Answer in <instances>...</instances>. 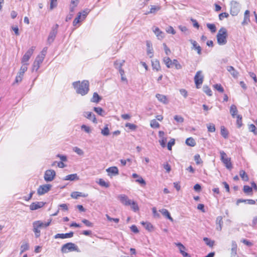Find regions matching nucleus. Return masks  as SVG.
<instances>
[{"label":"nucleus","instance_id":"f257e3e1","mask_svg":"<svg viewBox=\"0 0 257 257\" xmlns=\"http://www.w3.org/2000/svg\"><path fill=\"white\" fill-rule=\"evenodd\" d=\"M72 85L76 92L82 96L87 94L89 89V83L87 80L75 81Z\"/></svg>","mask_w":257,"mask_h":257},{"label":"nucleus","instance_id":"f03ea898","mask_svg":"<svg viewBox=\"0 0 257 257\" xmlns=\"http://www.w3.org/2000/svg\"><path fill=\"white\" fill-rule=\"evenodd\" d=\"M227 32L225 28L222 27L216 35L217 43L220 45H224L227 43Z\"/></svg>","mask_w":257,"mask_h":257},{"label":"nucleus","instance_id":"7ed1b4c3","mask_svg":"<svg viewBox=\"0 0 257 257\" xmlns=\"http://www.w3.org/2000/svg\"><path fill=\"white\" fill-rule=\"evenodd\" d=\"M61 250L63 253H67L73 251H76L77 252L80 251L78 247L72 242H68L63 245Z\"/></svg>","mask_w":257,"mask_h":257},{"label":"nucleus","instance_id":"20e7f679","mask_svg":"<svg viewBox=\"0 0 257 257\" xmlns=\"http://www.w3.org/2000/svg\"><path fill=\"white\" fill-rule=\"evenodd\" d=\"M220 155L221 160L225 165L226 168L228 169H231L232 168V166L231 163L230 158H228L226 153L223 151L220 152Z\"/></svg>","mask_w":257,"mask_h":257},{"label":"nucleus","instance_id":"39448f33","mask_svg":"<svg viewBox=\"0 0 257 257\" xmlns=\"http://www.w3.org/2000/svg\"><path fill=\"white\" fill-rule=\"evenodd\" d=\"M240 5L236 1H232L230 3V14L235 16L237 15L240 11Z\"/></svg>","mask_w":257,"mask_h":257},{"label":"nucleus","instance_id":"423d86ee","mask_svg":"<svg viewBox=\"0 0 257 257\" xmlns=\"http://www.w3.org/2000/svg\"><path fill=\"white\" fill-rule=\"evenodd\" d=\"M204 79V76L202 74V71L201 70L198 71L194 76V82L196 87L200 88L202 85Z\"/></svg>","mask_w":257,"mask_h":257},{"label":"nucleus","instance_id":"0eeeda50","mask_svg":"<svg viewBox=\"0 0 257 257\" xmlns=\"http://www.w3.org/2000/svg\"><path fill=\"white\" fill-rule=\"evenodd\" d=\"M35 48L36 47L35 46H32L26 52L21 60V63L22 64H28L27 62H28L31 56L33 54Z\"/></svg>","mask_w":257,"mask_h":257},{"label":"nucleus","instance_id":"6e6552de","mask_svg":"<svg viewBox=\"0 0 257 257\" xmlns=\"http://www.w3.org/2000/svg\"><path fill=\"white\" fill-rule=\"evenodd\" d=\"M58 27V25L56 24L52 27L47 39L48 43L49 44L52 43L54 41L57 34Z\"/></svg>","mask_w":257,"mask_h":257},{"label":"nucleus","instance_id":"1a4fd4ad","mask_svg":"<svg viewBox=\"0 0 257 257\" xmlns=\"http://www.w3.org/2000/svg\"><path fill=\"white\" fill-rule=\"evenodd\" d=\"M52 185L50 184H45L41 185L37 190V193L39 195H43L47 193L51 188Z\"/></svg>","mask_w":257,"mask_h":257},{"label":"nucleus","instance_id":"9d476101","mask_svg":"<svg viewBox=\"0 0 257 257\" xmlns=\"http://www.w3.org/2000/svg\"><path fill=\"white\" fill-rule=\"evenodd\" d=\"M56 173L54 170H48L45 173L44 179L47 182H50L54 179Z\"/></svg>","mask_w":257,"mask_h":257},{"label":"nucleus","instance_id":"9b49d317","mask_svg":"<svg viewBox=\"0 0 257 257\" xmlns=\"http://www.w3.org/2000/svg\"><path fill=\"white\" fill-rule=\"evenodd\" d=\"M44 59L40 57L37 56L36 59L33 64L32 71H37L39 69L40 65L43 62Z\"/></svg>","mask_w":257,"mask_h":257},{"label":"nucleus","instance_id":"f8f14e48","mask_svg":"<svg viewBox=\"0 0 257 257\" xmlns=\"http://www.w3.org/2000/svg\"><path fill=\"white\" fill-rule=\"evenodd\" d=\"M117 198L122 204L125 206H129L132 201V200L129 199L128 197L124 194L119 195Z\"/></svg>","mask_w":257,"mask_h":257},{"label":"nucleus","instance_id":"ddd939ff","mask_svg":"<svg viewBox=\"0 0 257 257\" xmlns=\"http://www.w3.org/2000/svg\"><path fill=\"white\" fill-rule=\"evenodd\" d=\"M45 204V202L42 201L33 202L30 205V209L31 210H35L42 208Z\"/></svg>","mask_w":257,"mask_h":257},{"label":"nucleus","instance_id":"4468645a","mask_svg":"<svg viewBox=\"0 0 257 257\" xmlns=\"http://www.w3.org/2000/svg\"><path fill=\"white\" fill-rule=\"evenodd\" d=\"M83 116L88 119L91 120L93 123H97V120L95 115L91 112H84Z\"/></svg>","mask_w":257,"mask_h":257},{"label":"nucleus","instance_id":"2eb2a0df","mask_svg":"<svg viewBox=\"0 0 257 257\" xmlns=\"http://www.w3.org/2000/svg\"><path fill=\"white\" fill-rule=\"evenodd\" d=\"M80 0H71L69 5V11L70 13H74L75 8L77 7Z\"/></svg>","mask_w":257,"mask_h":257},{"label":"nucleus","instance_id":"dca6fc26","mask_svg":"<svg viewBox=\"0 0 257 257\" xmlns=\"http://www.w3.org/2000/svg\"><path fill=\"white\" fill-rule=\"evenodd\" d=\"M175 244L179 247L180 253L184 257H191L189 253L185 252L184 250H181V248L186 249L185 247L181 243H176Z\"/></svg>","mask_w":257,"mask_h":257},{"label":"nucleus","instance_id":"f3484780","mask_svg":"<svg viewBox=\"0 0 257 257\" xmlns=\"http://www.w3.org/2000/svg\"><path fill=\"white\" fill-rule=\"evenodd\" d=\"M106 172L108 173V175L110 174L116 175L118 174V169L116 167H111L106 170Z\"/></svg>","mask_w":257,"mask_h":257},{"label":"nucleus","instance_id":"a211bd4d","mask_svg":"<svg viewBox=\"0 0 257 257\" xmlns=\"http://www.w3.org/2000/svg\"><path fill=\"white\" fill-rule=\"evenodd\" d=\"M153 30L154 33L158 37V39L161 40L164 38V33L162 31H161L160 30L159 28L155 27L154 28H153Z\"/></svg>","mask_w":257,"mask_h":257},{"label":"nucleus","instance_id":"6ab92c4d","mask_svg":"<svg viewBox=\"0 0 257 257\" xmlns=\"http://www.w3.org/2000/svg\"><path fill=\"white\" fill-rule=\"evenodd\" d=\"M237 244L235 241L231 242V257H235L237 253Z\"/></svg>","mask_w":257,"mask_h":257},{"label":"nucleus","instance_id":"aec40b11","mask_svg":"<svg viewBox=\"0 0 257 257\" xmlns=\"http://www.w3.org/2000/svg\"><path fill=\"white\" fill-rule=\"evenodd\" d=\"M227 70L230 72L231 75L234 78H237L238 76V72L235 70L233 67L231 66H229L227 67Z\"/></svg>","mask_w":257,"mask_h":257},{"label":"nucleus","instance_id":"412c9836","mask_svg":"<svg viewBox=\"0 0 257 257\" xmlns=\"http://www.w3.org/2000/svg\"><path fill=\"white\" fill-rule=\"evenodd\" d=\"M240 203H246L248 204L253 205L255 203V201L252 199H239L236 201V205H238Z\"/></svg>","mask_w":257,"mask_h":257},{"label":"nucleus","instance_id":"4be33fe9","mask_svg":"<svg viewBox=\"0 0 257 257\" xmlns=\"http://www.w3.org/2000/svg\"><path fill=\"white\" fill-rule=\"evenodd\" d=\"M161 9V7L159 6H151L150 10L146 13V15L150 14H156L158 11Z\"/></svg>","mask_w":257,"mask_h":257},{"label":"nucleus","instance_id":"5701e85b","mask_svg":"<svg viewBox=\"0 0 257 257\" xmlns=\"http://www.w3.org/2000/svg\"><path fill=\"white\" fill-rule=\"evenodd\" d=\"M216 223L217 224L216 229L218 231H221L223 224L222 218L221 216L217 217L216 219Z\"/></svg>","mask_w":257,"mask_h":257},{"label":"nucleus","instance_id":"b1692460","mask_svg":"<svg viewBox=\"0 0 257 257\" xmlns=\"http://www.w3.org/2000/svg\"><path fill=\"white\" fill-rule=\"evenodd\" d=\"M190 42L192 44L193 47L192 49H195L197 51V53L198 54H201V48L200 46L197 45V42L193 40H190Z\"/></svg>","mask_w":257,"mask_h":257},{"label":"nucleus","instance_id":"393cba45","mask_svg":"<svg viewBox=\"0 0 257 257\" xmlns=\"http://www.w3.org/2000/svg\"><path fill=\"white\" fill-rule=\"evenodd\" d=\"M249 13L250 12L248 10H246L245 11L244 15V20L242 22V25H244L245 24H247L250 22Z\"/></svg>","mask_w":257,"mask_h":257},{"label":"nucleus","instance_id":"a878e982","mask_svg":"<svg viewBox=\"0 0 257 257\" xmlns=\"http://www.w3.org/2000/svg\"><path fill=\"white\" fill-rule=\"evenodd\" d=\"M237 112L236 106L234 104L231 105L230 107V113L233 118H235L236 115H238L237 114Z\"/></svg>","mask_w":257,"mask_h":257},{"label":"nucleus","instance_id":"bb28decb","mask_svg":"<svg viewBox=\"0 0 257 257\" xmlns=\"http://www.w3.org/2000/svg\"><path fill=\"white\" fill-rule=\"evenodd\" d=\"M79 179V177L77 176V174H72L70 175H68L64 178V180H69V181H75L78 180Z\"/></svg>","mask_w":257,"mask_h":257},{"label":"nucleus","instance_id":"cd10ccee","mask_svg":"<svg viewBox=\"0 0 257 257\" xmlns=\"http://www.w3.org/2000/svg\"><path fill=\"white\" fill-rule=\"evenodd\" d=\"M160 211L162 213V214L169 219L171 221H173V218L171 216V215L169 212L166 209H162L160 210Z\"/></svg>","mask_w":257,"mask_h":257},{"label":"nucleus","instance_id":"c85d7f7f","mask_svg":"<svg viewBox=\"0 0 257 257\" xmlns=\"http://www.w3.org/2000/svg\"><path fill=\"white\" fill-rule=\"evenodd\" d=\"M147 54L149 55L150 58H152L153 56V49L151 47V44L150 42L147 41Z\"/></svg>","mask_w":257,"mask_h":257},{"label":"nucleus","instance_id":"c756f323","mask_svg":"<svg viewBox=\"0 0 257 257\" xmlns=\"http://www.w3.org/2000/svg\"><path fill=\"white\" fill-rule=\"evenodd\" d=\"M163 62L168 68H171L173 66V61L168 57H164L163 59Z\"/></svg>","mask_w":257,"mask_h":257},{"label":"nucleus","instance_id":"7c9ffc66","mask_svg":"<svg viewBox=\"0 0 257 257\" xmlns=\"http://www.w3.org/2000/svg\"><path fill=\"white\" fill-rule=\"evenodd\" d=\"M119 72L121 75V80L122 82H125L126 84L127 83V80L126 78L124 76V71L122 69V64H119Z\"/></svg>","mask_w":257,"mask_h":257},{"label":"nucleus","instance_id":"2f4dec72","mask_svg":"<svg viewBox=\"0 0 257 257\" xmlns=\"http://www.w3.org/2000/svg\"><path fill=\"white\" fill-rule=\"evenodd\" d=\"M71 196L73 198L77 199L78 197H86L87 196V195H85L84 194H83L81 192H73L71 193Z\"/></svg>","mask_w":257,"mask_h":257},{"label":"nucleus","instance_id":"473e14b6","mask_svg":"<svg viewBox=\"0 0 257 257\" xmlns=\"http://www.w3.org/2000/svg\"><path fill=\"white\" fill-rule=\"evenodd\" d=\"M152 67L153 69H156V71H158L160 70L161 67L160 62L158 60H155L152 61Z\"/></svg>","mask_w":257,"mask_h":257},{"label":"nucleus","instance_id":"72a5a7b5","mask_svg":"<svg viewBox=\"0 0 257 257\" xmlns=\"http://www.w3.org/2000/svg\"><path fill=\"white\" fill-rule=\"evenodd\" d=\"M186 144L191 147H194L196 145V142L194 139L192 138H187L186 140Z\"/></svg>","mask_w":257,"mask_h":257},{"label":"nucleus","instance_id":"f704fd0d","mask_svg":"<svg viewBox=\"0 0 257 257\" xmlns=\"http://www.w3.org/2000/svg\"><path fill=\"white\" fill-rule=\"evenodd\" d=\"M220 133L222 136L225 138L226 139L228 137V132L227 130L225 128V127L224 126H221V131Z\"/></svg>","mask_w":257,"mask_h":257},{"label":"nucleus","instance_id":"c9c22d12","mask_svg":"<svg viewBox=\"0 0 257 257\" xmlns=\"http://www.w3.org/2000/svg\"><path fill=\"white\" fill-rule=\"evenodd\" d=\"M239 175L242 180L244 181H247L248 180V176L244 170H241L239 171Z\"/></svg>","mask_w":257,"mask_h":257},{"label":"nucleus","instance_id":"e433bc0d","mask_svg":"<svg viewBox=\"0 0 257 257\" xmlns=\"http://www.w3.org/2000/svg\"><path fill=\"white\" fill-rule=\"evenodd\" d=\"M90 11L89 9H86L81 12H79L78 14L80 15V17L82 18V20H83L85 19V18L86 17L87 15L89 14Z\"/></svg>","mask_w":257,"mask_h":257},{"label":"nucleus","instance_id":"4c0bfd02","mask_svg":"<svg viewBox=\"0 0 257 257\" xmlns=\"http://www.w3.org/2000/svg\"><path fill=\"white\" fill-rule=\"evenodd\" d=\"M28 64H23L21 66L20 71L18 73L19 74L23 76L24 73L27 70L28 67L27 65Z\"/></svg>","mask_w":257,"mask_h":257},{"label":"nucleus","instance_id":"58836bf2","mask_svg":"<svg viewBox=\"0 0 257 257\" xmlns=\"http://www.w3.org/2000/svg\"><path fill=\"white\" fill-rule=\"evenodd\" d=\"M142 224L144 225V227L148 231H152L153 229L152 224L150 222H142Z\"/></svg>","mask_w":257,"mask_h":257},{"label":"nucleus","instance_id":"ea45409f","mask_svg":"<svg viewBox=\"0 0 257 257\" xmlns=\"http://www.w3.org/2000/svg\"><path fill=\"white\" fill-rule=\"evenodd\" d=\"M129 206H131L132 209L136 212L139 210L138 204L134 201L132 200Z\"/></svg>","mask_w":257,"mask_h":257},{"label":"nucleus","instance_id":"a19ab883","mask_svg":"<svg viewBox=\"0 0 257 257\" xmlns=\"http://www.w3.org/2000/svg\"><path fill=\"white\" fill-rule=\"evenodd\" d=\"M203 240L205 243L209 247H212L214 245V241L210 240L207 237H204Z\"/></svg>","mask_w":257,"mask_h":257},{"label":"nucleus","instance_id":"79ce46f5","mask_svg":"<svg viewBox=\"0 0 257 257\" xmlns=\"http://www.w3.org/2000/svg\"><path fill=\"white\" fill-rule=\"evenodd\" d=\"M81 129L82 131H83L84 132H85V133H86L87 134L91 133V131H92V130L91 129V128L89 126H87L85 124H82L81 126Z\"/></svg>","mask_w":257,"mask_h":257},{"label":"nucleus","instance_id":"37998d69","mask_svg":"<svg viewBox=\"0 0 257 257\" xmlns=\"http://www.w3.org/2000/svg\"><path fill=\"white\" fill-rule=\"evenodd\" d=\"M101 133L104 136H107L109 135V130L107 124H106L102 130H101Z\"/></svg>","mask_w":257,"mask_h":257},{"label":"nucleus","instance_id":"c03bdc74","mask_svg":"<svg viewBox=\"0 0 257 257\" xmlns=\"http://www.w3.org/2000/svg\"><path fill=\"white\" fill-rule=\"evenodd\" d=\"M29 249V245L28 243H25L23 244L21 246V252L20 253L22 254L24 251L28 250Z\"/></svg>","mask_w":257,"mask_h":257},{"label":"nucleus","instance_id":"a18cd8bd","mask_svg":"<svg viewBox=\"0 0 257 257\" xmlns=\"http://www.w3.org/2000/svg\"><path fill=\"white\" fill-rule=\"evenodd\" d=\"M207 27L210 30L212 33H215L216 31V28L213 24H207Z\"/></svg>","mask_w":257,"mask_h":257},{"label":"nucleus","instance_id":"49530a36","mask_svg":"<svg viewBox=\"0 0 257 257\" xmlns=\"http://www.w3.org/2000/svg\"><path fill=\"white\" fill-rule=\"evenodd\" d=\"M213 88L215 90L218 91L220 92H223L224 89L223 87L220 84H216L213 85Z\"/></svg>","mask_w":257,"mask_h":257},{"label":"nucleus","instance_id":"de8ad7c7","mask_svg":"<svg viewBox=\"0 0 257 257\" xmlns=\"http://www.w3.org/2000/svg\"><path fill=\"white\" fill-rule=\"evenodd\" d=\"M98 184L102 187L108 188L109 186V183L106 182L103 179H99Z\"/></svg>","mask_w":257,"mask_h":257},{"label":"nucleus","instance_id":"09e8293b","mask_svg":"<svg viewBox=\"0 0 257 257\" xmlns=\"http://www.w3.org/2000/svg\"><path fill=\"white\" fill-rule=\"evenodd\" d=\"M33 225H35L36 227L41 228L42 227H44V223L41 221H36L33 223Z\"/></svg>","mask_w":257,"mask_h":257},{"label":"nucleus","instance_id":"8fccbe9b","mask_svg":"<svg viewBox=\"0 0 257 257\" xmlns=\"http://www.w3.org/2000/svg\"><path fill=\"white\" fill-rule=\"evenodd\" d=\"M236 118V123L238 127H240L242 125V116L238 114L235 117Z\"/></svg>","mask_w":257,"mask_h":257},{"label":"nucleus","instance_id":"3c124183","mask_svg":"<svg viewBox=\"0 0 257 257\" xmlns=\"http://www.w3.org/2000/svg\"><path fill=\"white\" fill-rule=\"evenodd\" d=\"M207 129L209 132L213 133L215 131V125L213 123H209L207 124Z\"/></svg>","mask_w":257,"mask_h":257},{"label":"nucleus","instance_id":"603ef678","mask_svg":"<svg viewBox=\"0 0 257 257\" xmlns=\"http://www.w3.org/2000/svg\"><path fill=\"white\" fill-rule=\"evenodd\" d=\"M73 150L74 152H75L76 153H77L78 155L80 156H82L84 154V152L83 151V150L77 147H74Z\"/></svg>","mask_w":257,"mask_h":257},{"label":"nucleus","instance_id":"864d4df0","mask_svg":"<svg viewBox=\"0 0 257 257\" xmlns=\"http://www.w3.org/2000/svg\"><path fill=\"white\" fill-rule=\"evenodd\" d=\"M151 126L153 128H158L160 124L158 121L155 119L152 120L150 123Z\"/></svg>","mask_w":257,"mask_h":257},{"label":"nucleus","instance_id":"5fc2aeb1","mask_svg":"<svg viewBox=\"0 0 257 257\" xmlns=\"http://www.w3.org/2000/svg\"><path fill=\"white\" fill-rule=\"evenodd\" d=\"M33 231L35 233V235L36 237L38 238L40 236V230L39 228L36 227L35 225H33Z\"/></svg>","mask_w":257,"mask_h":257},{"label":"nucleus","instance_id":"6e6d98bb","mask_svg":"<svg viewBox=\"0 0 257 257\" xmlns=\"http://www.w3.org/2000/svg\"><path fill=\"white\" fill-rule=\"evenodd\" d=\"M203 90L207 95L211 96L212 95V91L207 86H204Z\"/></svg>","mask_w":257,"mask_h":257},{"label":"nucleus","instance_id":"4d7b16f0","mask_svg":"<svg viewBox=\"0 0 257 257\" xmlns=\"http://www.w3.org/2000/svg\"><path fill=\"white\" fill-rule=\"evenodd\" d=\"M175 143V140L174 139H171L168 142L167 145L168 149L170 151L172 150V147L174 145Z\"/></svg>","mask_w":257,"mask_h":257},{"label":"nucleus","instance_id":"13d9d810","mask_svg":"<svg viewBox=\"0 0 257 257\" xmlns=\"http://www.w3.org/2000/svg\"><path fill=\"white\" fill-rule=\"evenodd\" d=\"M54 238L57 239L58 238L64 239L68 238L67 234L66 233H58L54 236Z\"/></svg>","mask_w":257,"mask_h":257},{"label":"nucleus","instance_id":"bf43d9fd","mask_svg":"<svg viewBox=\"0 0 257 257\" xmlns=\"http://www.w3.org/2000/svg\"><path fill=\"white\" fill-rule=\"evenodd\" d=\"M194 160L196 163V164L199 165L202 163V161L200 158V156L199 154H196L194 156Z\"/></svg>","mask_w":257,"mask_h":257},{"label":"nucleus","instance_id":"052dcab7","mask_svg":"<svg viewBox=\"0 0 257 257\" xmlns=\"http://www.w3.org/2000/svg\"><path fill=\"white\" fill-rule=\"evenodd\" d=\"M243 192L245 193H251L252 192V187H249V186H247V185H244L243 186Z\"/></svg>","mask_w":257,"mask_h":257},{"label":"nucleus","instance_id":"680f3d73","mask_svg":"<svg viewBox=\"0 0 257 257\" xmlns=\"http://www.w3.org/2000/svg\"><path fill=\"white\" fill-rule=\"evenodd\" d=\"M57 6V0H51L50 1V9L51 10H53L54 8H56Z\"/></svg>","mask_w":257,"mask_h":257},{"label":"nucleus","instance_id":"e2e57ef3","mask_svg":"<svg viewBox=\"0 0 257 257\" xmlns=\"http://www.w3.org/2000/svg\"><path fill=\"white\" fill-rule=\"evenodd\" d=\"M173 65H174L177 69H180L182 68L181 65L178 62V61L176 59H174L173 60Z\"/></svg>","mask_w":257,"mask_h":257},{"label":"nucleus","instance_id":"0e129e2a","mask_svg":"<svg viewBox=\"0 0 257 257\" xmlns=\"http://www.w3.org/2000/svg\"><path fill=\"white\" fill-rule=\"evenodd\" d=\"M174 119L179 123H182L184 121V118L180 115H176L174 117Z\"/></svg>","mask_w":257,"mask_h":257},{"label":"nucleus","instance_id":"69168bd1","mask_svg":"<svg viewBox=\"0 0 257 257\" xmlns=\"http://www.w3.org/2000/svg\"><path fill=\"white\" fill-rule=\"evenodd\" d=\"M249 130L251 132H253L254 135H257V131H256V127L253 124H250L248 127Z\"/></svg>","mask_w":257,"mask_h":257},{"label":"nucleus","instance_id":"338daca9","mask_svg":"<svg viewBox=\"0 0 257 257\" xmlns=\"http://www.w3.org/2000/svg\"><path fill=\"white\" fill-rule=\"evenodd\" d=\"M125 126V127H128L129 129L131 130H135L136 129L137 127L136 125L128 122L126 123Z\"/></svg>","mask_w":257,"mask_h":257},{"label":"nucleus","instance_id":"774afa93","mask_svg":"<svg viewBox=\"0 0 257 257\" xmlns=\"http://www.w3.org/2000/svg\"><path fill=\"white\" fill-rule=\"evenodd\" d=\"M82 222L87 227H92L93 226V224L92 222L86 219H82Z\"/></svg>","mask_w":257,"mask_h":257}]
</instances>
